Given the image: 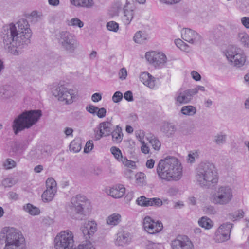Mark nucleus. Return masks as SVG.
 Wrapping results in <instances>:
<instances>
[{"instance_id": "20", "label": "nucleus", "mask_w": 249, "mask_h": 249, "mask_svg": "<svg viewBox=\"0 0 249 249\" xmlns=\"http://www.w3.org/2000/svg\"><path fill=\"white\" fill-rule=\"evenodd\" d=\"M81 230L85 238L89 239L97 231V224L94 221H88L82 227Z\"/></svg>"}, {"instance_id": "32", "label": "nucleus", "mask_w": 249, "mask_h": 249, "mask_svg": "<svg viewBox=\"0 0 249 249\" xmlns=\"http://www.w3.org/2000/svg\"><path fill=\"white\" fill-rule=\"evenodd\" d=\"M23 209L26 212L32 215H38L40 213L39 209L30 203L24 205Z\"/></svg>"}, {"instance_id": "58", "label": "nucleus", "mask_w": 249, "mask_h": 249, "mask_svg": "<svg viewBox=\"0 0 249 249\" xmlns=\"http://www.w3.org/2000/svg\"><path fill=\"white\" fill-rule=\"evenodd\" d=\"M119 77L122 80H124L127 76V71L125 68H122L119 72Z\"/></svg>"}, {"instance_id": "56", "label": "nucleus", "mask_w": 249, "mask_h": 249, "mask_svg": "<svg viewBox=\"0 0 249 249\" xmlns=\"http://www.w3.org/2000/svg\"><path fill=\"white\" fill-rule=\"evenodd\" d=\"M158 245L155 243L148 241L146 243V248L147 249H159Z\"/></svg>"}, {"instance_id": "60", "label": "nucleus", "mask_w": 249, "mask_h": 249, "mask_svg": "<svg viewBox=\"0 0 249 249\" xmlns=\"http://www.w3.org/2000/svg\"><path fill=\"white\" fill-rule=\"evenodd\" d=\"M241 22L245 28L249 29V17H243L241 18Z\"/></svg>"}, {"instance_id": "46", "label": "nucleus", "mask_w": 249, "mask_h": 249, "mask_svg": "<svg viewBox=\"0 0 249 249\" xmlns=\"http://www.w3.org/2000/svg\"><path fill=\"white\" fill-rule=\"evenodd\" d=\"M120 162H121L125 166L128 167H133L135 166V162L128 160L126 157L122 158Z\"/></svg>"}, {"instance_id": "23", "label": "nucleus", "mask_w": 249, "mask_h": 249, "mask_svg": "<svg viewBox=\"0 0 249 249\" xmlns=\"http://www.w3.org/2000/svg\"><path fill=\"white\" fill-rule=\"evenodd\" d=\"M160 131L167 137H172L176 132V128L172 123L164 122L160 126Z\"/></svg>"}, {"instance_id": "36", "label": "nucleus", "mask_w": 249, "mask_h": 249, "mask_svg": "<svg viewBox=\"0 0 249 249\" xmlns=\"http://www.w3.org/2000/svg\"><path fill=\"white\" fill-rule=\"evenodd\" d=\"M81 149V144L80 140L75 139L72 141L70 144V150L77 153Z\"/></svg>"}, {"instance_id": "10", "label": "nucleus", "mask_w": 249, "mask_h": 249, "mask_svg": "<svg viewBox=\"0 0 249 249\" xmlns=\"http://www.w3.org/2000/svg\"><path fill=\"white\" fill-rule=\"evenodd\" d=\"M228 60L236 67H240L246 62V55L242 49L236 46H230L226 54Z\"/></svg>"}, {"instance_id": "17", "label": "nucleus", "mask_w": 249, "mask_h": 249, "mask_svg": "<svg viewBox=\"0 0 249 249\" xmlns=\"http://www.w3.org/2000/svg\"><path fill=\"white\" fill-rule=\"evenodd\" d=\"M145 58L148 62L156 67H162L167 62L166 55L162 53L156 52H147L145 54Z\"/></svg>"}, {"instance_id": "26", "label": "nucleus", "mask_w": 249, "mask_h": 249, "mask_svg": "<svg viewBox=\"0 0 249 249\" xmlns=\"http://www.w3.org/2000/svg\"><path fill=\"white\" fill-rule=\"evenodd\" d=\"M111 133L112 141L114 142L119 143L123 140V134L122 128L119 126H116V128Z\"/></svg>"}, {"instance_id": "22", "label": "nucleus", "mask_w": 249, "mask_h": 249, "mask_svg": "<svg viewBox=\"0 0 249 249\" xmlns=\"http://www.w3.org/2000/svg\"><path fill=\"white\" fill-rule=\"evenodd\" d=\"M107 193L113 198H119L124 195L125 188L122 184H118L107 189Z\"/></svg>"}, {"instance_id": "31", "label": "nucleus", "mask_w": 249, "mask_h": 249, "mask_svg": "<svg viewBox=\"0 0 249 249\" xmlns=\"http://www.w3.org/2000/svg\"><path fill=\"white\" fill-rule=\"evenodd\" d=\"M121 216L119 213H113L108 216L107 219V223L111 226H115L118 225L121 221Z\"/></svg>"}, {"instance_id": "52", "label": "nucleus", "mask_w": 249, "mask_h": 249, "mask_svg": "<svg viewBox=\"0 0 249 249\" xmlns=\"http://www.w3.org/2000/svg\"><path fill=\"white\" fill-rule=\"evenodd\" d=\"M86 109L89 113L92 114L93 115H95L97 112V109H98V107L91 105H89L86 107Z\"/></svg>"}, {"instance_id": "29", "label": "nucleus", "mask_w": 249, "mask_h": 249, "mask_svg": "<svg viewBox=\"0 0 249 249\" xmlns=\"http://www.w3.org/2000/svg\"><path fill=\"white\" fill-rule=\"evenodd\" d=\"M14 95V91L11 87L4 86L0 87V96L4 98H8Z\"/></svg>"}, {"instance_id": "1", "label": "nucleus", "mask_w": 249, "mask_h": 249, "mask_svg": "<svg viewBox=\"0 0 249 249\" xmlns=\"http://www.w3.org/2000/svg\"><path fill=\"white\" fill-rule=\"evenodd\" d=\"M32 34L28 21L22 18L16 24L10 23L3 26L1 37L4 48L11 54L18 55L21 53V46L30 42Z\"/></svg>"}, {"instance_id": "14", "label": "nucleus", "mask_w": 249, "mask_h": 249, "mask_svg": "<svg viewBox=\"0 0 249 249\" xmlns=\"http://www.w3.org/2000/svg\"><path fill=\"white\" fill-rule=\"evenodd\" d=\"M195 92V91L191 90L190 89L184 90L180 89L176 92L174 98L175 104L180 106L189 103L193 99L194 96L193 93Z\"/></svg>"}, {"instance_id": "61", "label": "nucleus", "mask_w": 249, "mask_h": 249, "mask_svg": "<svg viewBox=\"0 0 249 249\" xmlns=\"http://www.w3.org/2000/svg\"><path fill=\"white\" fill-rule=\"evenodd\" d=\"M192 78L196 81H199L201 79V76L198 72L193 71L191 73Z\"/></svg>"}, {"instance_id": "40", "label": "nucleus", "mask_w": 249, "mask_h": 249, "mask_svg": "<svg viewBox=\"0 0 249 249\" xmlns=\"http://www.w3.org/2000/svg\"><path fill=\"white\" fill-rule=\"evenodd\" d=\"M137 7V2L135 0H126L123 9L134 11Z\"/></svg>"}, {"instance_id": "63", "label": "nucleus", "mask_w": 249, "mask_h": 249, "mask_svg": "<svg viewBox=\"0 0 249 249\" xmlns=\"http://www.w3.org/2000/svg\"><path fill=\"white\" fill-rule=\"evenodd\" d=\"M191 90L193 91H195V93H193V94L194 96L196 94H197L199 90L204 91L205 90V87L202 86H198L194 89H190Z\"/></svg>"}, {"instance_id": "12", "label": "nucleus", "mask_w": 249, "mask_h": 249, "mask_svg": "<svg viewBox=\"0 0 249 249\" xmlns=\"http://www.w3.org/2000/svg\"><path fill=\"white\" fill-rule=\"evenodd\" d=\"M232 227L233 224L229 222L221 224L215 231L214 237L215 242L222 243L228 240Z\"/></svg>"}, {"instance_id": "50", "label": "nucleus", "mask_w": 249, "mask_h": 249, "mask_svg": "<svg viewBox=\"0 0 249 249\" xmlns=\"http://www.w3.org/2000/svg\"><path fill=\"white\" fill-rule=\"evenodd\" d=\"M137 183L143 185L145 182V174L143 173H139L136 175Z\"/></svg>"}, {"instance_id": "51", "label": "nucleus", "mask_w": 249, "mask_h": 249, "mask_svg": "<svg viewBox=\"0 0 249 249\" xmlns=\"http://www.w3.org/2000/svg\"><path fill=\"white\" fill-rule=\"evenodd\" d=\"M106 109L104 107L99 108L97 109L96 115L100 118H102L106 115Z\"/></svg>"}, {"instance_id": "47", "label": "nucleus", "mask_w": 249, "mask_h": 249, "mask_svg": "<svg viewBox=\"0 0 249 249\" xmlns=\"http://www.w3.org/2000/svg\"><path fill=\"white\" fill-rule=\"evenodd\" d=\"M204 212L207 214H214L216 213V211L213 206L209 205L205 206L203 209Z\"/></svg>"}, {"instance_id": "39", "label": "nucleus", "mask_w": 249, "mask_h": 249, "mask_svg": "<svg viewBox=\"0 0 249 249\" xmlns=\"http://www.w3.org/2000/svg\"><path fill=\"white\" fill-rule=\"evenodd\" d=\"M110 151L113 154L115 158L119 161L124 158L122 155V152L119 148L113 146L110 148Z\"/></svg>"}, {"instance_id": "57", "label": "nucleus", "mask_w": 249, "mask_h": 249, "mask_svg": "<svg viewBox=\"0 0 249 249\" xmlns=\"http://www.w3.org/2000/svg\"><path fill=\"white\" fill-rule=\"evenodd\" d=\"M124 98L127 101H133L132 92L131 91H127L124 94Z\"/></svg>"}, {"instance_id": "4", "label": "nucleus", "mask_w": 249, "mask_h": 249, "mask_svg": "<svg viewBox=\"0 0 249 249\" xmlns=\"http://www.w3.org/2000/svg\"><path fill=\"white\" fill-rule=\"evenodd\" d=\"M42 115L40 110L25 111L16 118L12 125L15 134L35 124Z\"/></svg>"}, {"instance_id": "34", "label": "nucleus", "mask_w": 249, "mask_h": 249, "mask_svg": "<svg viewBox=\"0 0 249 249\" xmlns=\"http://www.w3.org/2000/svg\"><path fill=\"white\" fill-rule=\"evenodd\" d=\"M162 205V201L159 198H147L146 201L145 207L148 206H157L160 207Z\"/></svg>"}, {"instance_id": "59", "label": "nucleus", "mask_w": 249, "mask_h": 249, "mask_svg": "<svg viewBox=\"0 0 249 249\" xmlns=\"http://www.w3.org/2000/svg\"><path fill=\"white\" fill-rule=\"evenodd\" d=\"M102 99V95L99 93H94L91 96V100L94 102H98Z\"/></svg>"}, {"instance_id": "45", "label": "nucleus", "mask_w": 249, "mask_h": 249, "mask_svg": "<svg viewBox=\"0 0 249 249\" xmlns=\"http://www.w3.org/2000/svg\"><path fill=\"white\" fill-rule=\"evenodd\" d=\"M3 165L5 169H10L16 166V162L11 159H7L3 162Z\"/></svg>"}, {"instance_id": "49", "label": "nucleus", "mask_w": 249, "mask_h": 249, "mask_svg": "<svg viewBox=\"0 0 249 249\" xmlns=\"http://www.w3.org/2000/svg\"><path fill=\"white\" fill-rule=\"evenodd\" d=\"M15 183V181L12 178H6L3 180L2 184L5 187H11Z\"/></svg>"}, {"instance_id": "13", "label": "nucleus", "mask_w": 249, "mask_h": 249, "mask_svg": "<svg viewBox=\"0 0 249 249\" xmlns=\"http://www.w3.org/2000/svg\"><path fill=\"white\" fill-rule=\"evenodd\" d=\"M143 227L146 232L153 234L160 232L163 225L161 222L156 221L149 216H146L143 219Z\"/></svg>"}, {"instance_id": "43", "label": "nucleus", "mask_w": 249, "mask_h": 249, "mask_svg": "<svg viewBox=\"0 0 249 249\" xmlns=\"http://www.w3.org/2000/svg\"><path fill=\"white\" fill-rule=\"evenodd\" d=\"M106 26L108 30L114 32H116L119 29L118 24L114 21H111L107 22Z\"/></svg>"}, {"instance_id": "53", "label": "nucleus", "mask_w": 249, "mask_h": 249, "mask_svg": "<svg viewBox=\"0 0 249 249\" xmlns=\"http://www.w3.org/2000/svg\"><path fill=\"white\" fill-rule=\"evenodd\" d=\"M93 146L94 145L92 141H89L87 142L84 148V152L86 153H89L93 149Z\"/></svg>"}, {"instance_id": "38", "label": "nucleus", "mask_w": 249, "mask_h": 249, "mask_svg": "<svg viewBox=\"0 0 249 249\" xmlns=\"http://www.w3.org/2000/svg\"><path fill=\"white\" fill-rule=\"evenodd\" d=\"M146 36L142 31L137 32L134 35V41L137 43H142L146 39Z\"/></svg>"}, {"instance_id": "48", "label": "nucleus", "mask_w": 249, "mask_h": 249, "mask_svg": "<svg viewBox=\"0 0 249 249\" xmlns=\"http://www.w3.org/2000/svg\"><path fill=\"white\" fill-rule=\"evenodd\" d=\"M123 99V94L120 91H116L113 94L112 99L114 103H118Z\"/></svg>"}, {"instance_id": "18", "label": "nucleus", "mask_w": 249, "mask_h": 249, "mask_svg": "<svg viewBox=\"0 0 249 249\" xmlns=\"http://www.w3.org/2000/svg\"><path fill=\"white\" fill-rule=\"evenodd\" d=\"M181 37L185 41L194 45L201 44L203 40L199 34L188 28H184L181 30Z\"/></svg>"}, {"instance_id": "8", "label": "nucleus", "mask_w": 249, "mask_h": 249, "mask_svg": "<svg viewBox=\"0 0 249 249\" xmlns=\"http://www.w3.org/2000/svg\"><path fill=\"white\" fill-rule=\"evenodd\" d=\"M74 235L69 230L61 231L54 239L55 249H73L74 245Z\"/></svg>"}, {"instance_id": "16", "label": "nucleus", "mask_w": 249, "mask_h": 249, "mask_svg": "<svg viewBox=\"0 0 249 249\" xmlns=\"http://www.w3.org/2000/svg\"><path fill=\"white\" fill-rule=\"evenodd\" d=\"M172 249H194L193 242L186 236L178 235L171 241Z\"/></svg>"}, {"instance_id": "27", "label": "nucleus", "mask_w": 249, "mask_h": 249, "mask_svg": "<svg viewBox=\"0 0 249 249\" xmlns=\"http://www.w3.org/2000/svg\"><path fill=\"white\" fill-rule=\"evenodd\" d=\"M134 16V11L123 9L122 21L125 25H128L132 21Z\"/></svg>"}, {"instance_id": "64", "label": "nucleus", "mask_w": 249, "mask_h": 249, "mask_svg": "<svg viewBox=\"0 0 249 249\" xmlns=\"http://www.w3.org/2000/svg\"><path fill=\"white\" fill-rule=\"evenodd\" d=\"M154 164L155 160L152 159L148 160L146 162V167L149 169L153 168L154 167Z\"/></svg>"}, {"instance_id": "21", "label": "nucleus", "mask_w": 249, "mask_h": 249, "mask_svg": "<svg viewBox=\"0 0 249 249\" xmlns=\"http://www.w3.org/2000/svg\"><path fill=\"white\" fill-rule=\"evenodd\" d=\"M131 241L130 234L127 231H123L117 233L115 243L118 246H124L128 245Z\"/></svg>"}, {"instance_id": "55", "label": "nucleus", "mask_w": 249, "mask_h": 249, "mask_svg": "<svg viewBox=\"0 0 249 249\" xmlns=\"http://www.w3.org/2000/svg\"><path fill=\"white\" fill-rule=\"evenodd\" d=\"M181 0H159L160 2L167 5H173L179 3Z\"/></svg>"}, {"instance_id": "42", "label": "nucleus", "mask_w": 249, "mask_h": 249, "mask_svg": "<svg viewBox=\"0 0 249 249\" xmlns=\"http://www.w3.org/2000/svg\"><path fill=\"white\" fill-rule=\"evenodd\" d=\"M244 213L242 210H239L230 214V218L233 220H237L244 217Z\"/></svg>"}, {"instance_id": "15", "label": "nucleus", "mask_w": 249, "mask_h": 249, "mask_svg": "<svg viewBox=\"0 0 249 249\" xmlns=\"http://www.w3.org/2000/svg\"><path fill=\"white\" fill-rule=\"evenodd\" d=\"M46 190L43 193L42 198L44 201L52 200L57 191V184L52 178H48L46 181Z\"/></svg>"}, {"instance_id": "25", "label": "nucleus", "mask_w": 249, "mask_h": 249, "mask_svg": "<svg viewBox=\"0 0 249 249\" xmlns=\"http://www.w3.org/2000/svg\"><path fill=\"white\" fill-rule=\"evenodd\" d=\"M71 3L75 6L91 8L94 5L93 0H70Z\"/></svg>"}, {"instance_id": "9", "label": "nucleus", "mask_w": 249, "mask_h": 249, "mask_svg": "<svg viewBox=\"0 0 249 249\" xmlns=\"http://www.w3.org/2000/svg\"><path fill=\"white\" fill-rule=\"evenodd\" d=\"M53 94L60 102L65 104H72L76 98V92L72 89H68L63 85L56 87Z\"/></svg>"}, {"instance_id": "44", "label": "nucleus", "mask_w": 249, "mask_h": 249, "mask_svg": "<svg viewBox=\"0 0 249 249\" xmlns=\"http://www.w3.org/2000/svg\"><path fill=\"white\" fill-rule=\"evenodd\" d=\"M149 143L155 150H159L161 146V143L156 138H154L149 141Z\"/></svg>"}, {"instance_id": "19", "label": "nucleus", "mask_w": 249, "mask_h": 249, "mask_svg": "<svg viewBox=\"0 0 249 249\" xmlns=\"http://www.w3.org/2000/svg\"><path fill=\"white\" fill-rule=\"evenodd\" d=\"M112 124L108 121L99 124L94 130L95 140H99L103 137L109 136L112 131Z\"/></svg>"}, {"instance_id": "30", "label": "nucleus", "mask_w": 249, "mask_h": 249, "mask_svg": "<svg viewBox=\"0 0 249 249\" xmlns=\"http://www.w3.org/2000/svg\"><path fill=\"white\" fill-rule=\"evenodd\" d=\"M180 112L186 116H193L196 113V108L192 105L184 106L182 107Z\"/></svg>"}, {"instance_id": "11", "label": "nucleus", "mask_w": 249, "mask_h": 249, "mask_svg": "<svg viewBox=\"0 0 249 249\" xmlns=\"http://www.w3.org/2000/svg\"><path fill=\"white\" fill-rule=\"evenodd\" d=\"M1 233L5 235L6 244H12L20 246L24 242L22 234L13 227H4L1 231Z\"/></svg>"}, {"instance_id": "3", "label": "nucleus", "mask_w": 249, "mask_h": 249, "mask_svg": "<svg viewBox=\"0 0 249 249\" xmlns=\"http://www.w3.org/2000/svg\"><path fill=\"white\" fill-rule=\"evenodd\" d=\"M196 178L201 186L210 187L218 181L214 165L210 162H202L196 169Z\"/></svg>"}, {"instance_id": "6", "label": "nucleus", "mask_w": 249, "mask_h": 249, "mask_svg": "<svg viewBox=\"0 0 249 249\" xmlns=\"http://www.w3.org/2000/svg\"><path fill=\"white\" fill-rule=\"evenodd\" d=\"M59 44L65 51L73 53L79 46V42L75 36L67 31L59 32L56 35Z\"/></svg>"}, {"instance_id": "24", "label": "nucleus", "mask_w": 249, "mask_h": 249, "mask_svg": "<svg viewBox=\"0 0 249 249\" xmlns=\"http://www.w3.org/2000/svg\"><path fill=\"white\" fill-rule=\"evenodd\" d=\"M140 80L144 85L152 89L155 85V79L147 72H143L140 74Z\"/></svg>"}, {"instance_id": "28", "label": "nucleus", "mask_w": 249, "mask_h": 249, "mask_svg": "<svg viewBox=\"0 0 249 249\" xmlns=\"http://www.w3.org/2000/svg\"><path fill=\"white\" fill-rule=\"evenodd\" d=\"M198 225L206 230L211 229L213 226V221L207 216L200 218L198 221Z\"/></svg>"}, {"instance_id": "41", "label": "nucleus", "mask_w": 249, "mask_h": 249, "mask_svg": "<svg viewBox=\"0 0 249 249\" xmlns=\"http://www.w3.org/2000/svg\"><path fill=\"white\" fill-rule=\"evenodd\" d=\"M69 26L78 27L80 28L84 26V23L77 18H72L68 23Z\"/></svg>"}, {"instance_id": "37", "label": "nucleus", "mask_w": 249, "mask_h": 249, "mask_svg": "<svg viewBox=\"0 0 249 249\" xmlns=\"http://www.w3.org/2000/svg\"><path fill=\"white\" fill-rule=\"evenodd\" d=\"M199 152L198 151L194 150L190 151L187 157L188 163H193L195 162L196 159L199 158Z\"/></svg>"}, {"instance_id": "54", "label": "nucleus", "mask_w": 249, "mask_h": 249, "mask_svg": "<svg viewBox=\"0 0 249 249\" xmlns=\"http://www.w3.org/2000/svg\"><path fill=\"white\" fill-rule=\"evenodd\" d=\"M147 198L144 196L138 197L136 200L137 204L141 206L145 207Z\"/></svg>"}, {"instance_id": "2", "label": "nucleus", "mask_w": 249, "mask_h": 249, "mask_svg": "<svg viewBox=\"0 0 249 249\" xmlns=\"http://www.w3.org/2000/svg\"><path fill=\"white\" fill-rule=\"evenodd\" d=\"M156 170L159 178L166 182L178 181L182 176L181 164L175 157L169 156L160 160Z\"/></svg>"}, {"instance_id": "33", "label": "nucleus", "mask_w": 249, "mask_h": 249, "mask_svg": "<svg viewBox=\"0 0 249 249\" xmlns=\"http://www.w3.org/2000/svg\"><path fill=\"white\" fill-rule=\"evenodd\" d=\"M238 37L240 43L244 47L249 48V36L246 33H239Z\"/></svg>"}, {"instance_id": "5", "label": "nucleus", "mask_w": 249, "mask_h": 249, "mask_svg": "<svg viewBox=\"0 0 249 249\" xmlns=\"http://www.w3.org/2000/svg\"><path fill=\"white\" fill-rule=\"evenodd\" d=\"M233 197V190L228 185L218 187L214 193L210 196L211 202L217 205H226L230 203Z\"/></svg>"}, {"instance_id": "35", "label": "nucleus", "mask_w": 249, "mask_h": 249, "mask_svg": "<svg viewBox=\"0 0 249 249\" xmlns=\"http://www.w3.org/2000/svg\"><path fill=\"white\" fill-rule=\"evenodd\" d=\"M227 135L223 133L217 134L213 138V142L216 144L220 145L225 143Z\"/></svg>"}, {"instance_id": "62", "label": "nucleus", "mask_w": 249, "mask_h": 249, "mask_svg": "<svg viewBox=\"0 0 249 249\" xmlns=\"http://www.w3.org/2000/svg\"><path fill=\"white\" fill-rule=\"evenodd\" d=\"M20 246H17L12 244H5L3 249H21Z\"/></svg>"}, {"instance_id": "7", "label": "nucleus", "mask_w": 249, "mask_h": 249, "mask_svg": "<svg viewBox=\"0 0 249 249\" xmlns=\"http://www.w3.org/2000/svg\"><path fill=\"white\" fill-rule=\"evenodd\" d=\"M88 201L84 196L78 195L72 197L71 203L67 207V211L71 217L73 219H79L76 215H82L84 208Z\"/></svg>"}]
</instances>
